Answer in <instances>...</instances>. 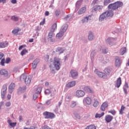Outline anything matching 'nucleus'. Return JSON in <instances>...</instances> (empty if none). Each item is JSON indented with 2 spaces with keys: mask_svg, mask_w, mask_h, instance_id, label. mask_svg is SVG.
I'll list each match as a JSON object with an SVG mask.
<instances>
[{
  "mask_svg": "<svg viewBox=\"0 0 129 129\" xmlns=\"http://www.w3.org/2000/svg\"><path fill=\"white\" fill-rule=\"evenodd\" d=\"M60 58L58 57H54L53 58V64L49 66L51 71H55V70H59L60 69Z\"/></svg>",
  "mask_w": 129,
  "mask_h": 129,
  "instance_id": "obj_1",
  "label": "nucleus"
},
{
  "mask_svg": "<svg viewBox=\"0 0 129 129\" xmlns=\"http://www.w3.org/2000/svg\"><path fill=\"white\" fill-rule=\"evenodd\" d=\"M123 6V3L120 1H117L113 4H109L108 6V9L111 10H117L118 8L122 7Z\"/></svg>",
  "mask_w": 129,
  "mask_h": 129,
  "instance_id": "obj_2",
  "label": "nucleus"
},
{
  "mask_svg": "<svg viewBox=\"0 0 129 129\" xmlns=\"http://www.w3.org/2000/svg\"><path fill=\"white\" fill-rule=\"evenodd\" d=\"M21 80H25V84L26 85H29L31 83V80L30 78V77H26L25 75H22L20 77Z\"/></svg>",
  "mask_w": 129,
  "mask_h": 129,
  "instance_id": "obj_3",
  "label": "nucleus"
},
{
  "mask_svg": "<svg viewBox=\"0 0 129 129\" xmlns=\"http://www.w3.org/2000/svg\"><path fill=\"white\" fill-rule=\"evenodd\" d=\"M7 89H8V87H7V85H3V87L2 89V92H1L2 98H3V99H5V97H6V94H7Z\"/></svg>",
  "mask_w": 129,
  "mask_h": 129,
  "instance_id": "obj_4",
  "label": "nucleus"
},
{
  "mask_svg": "<svg viewBox=\"0 0 129 129\" xmlns=\"http://www.w3.org/2000/svg\"><path fill=\"white\" fill-rule=\"evenodd\" d=\"M84 95H85V92L84 91L78 90L76 92V96L78 98H80V97H83Z\"/></svg>",
  "mask_w": 129,
  "mask_h": 129,
  "instance_id": "obj_5",
  "label": "nucleus"
},
{
  "mask_svg": "<svg viewBox=\"0 0 129 129\" xmlns=\"http://www.w3.org/2000/svg\"><path fill=\"white\" fill-rule=\"evenodd\" d=\"M44 115L45 116V118H54L55 117V114L49 112H45L43 113Z\"/></svg>",
  "mask_w": 129,
  "mask_h": 129,
  "instance_id": "obj_6",
  "label": "nucleus"
},
{
  "mask_svg": "<svg viewBox=\"0 0 129 129\" xmlns=\"http://www.w3.org/2000/svg\"><path fill=\"white\" fill-rule=\"evenodd\" d=\"M95 72H96L97 75L98 76V77H100V78H106V74L105 73H104L101 72L95 71Z\"/></svg>",
  "mask_w": 129,
  "mask_h": 129,
  "instance_id": "obj_7",
  "label": "nucleus"
},
{
  "mask_svg": "<svg viewBox=\"0 0 129 129\" xmlns=\"http://www.w3.org/2000/svg\"><path fill=\"white\" fill-rule=\"evenodd\" d=\"M108 107V103L107 102H104L100 107V110L102 111H105V108Z\"/></svg>",
  "mask_w": 129,
  "mask_h": 129,
  "instance_id": "obj_8",
  "label": "nucleus"
},
{
  "mask_svg": "<svg viewBox=\"0 0 129 129\" xmlns=\"http://www.w3.org/2000/svg\"><path fill=\"white\" fill-rule=\"evenodd\" d=\"M70 74L72 78H76L78 76V73L75 70H72L70 71Z\"/></svg>",
  "mask_w": 129,
  "mask_h": 129,
  "instance_id": "obj_9",
  "label": "nucleus"
},
{
  "mask_svg": "<svg viewBox=\"0 0 129 129\" xmlns=\"http://www.w3.org/2000/svg\"><path fill=\"white\" fill-rule=\"evenodd\" d=\"M75 85H76V82L73 81L69 82L66 85V87L68 88H71V87H74V86H75Z\"/></svg>",
  "mask_w": 129,
  "mask_h": 129,
  "instance_id": "obj_10",
  "label": "nucleus"
},
{
  "mask_svg": "<svg viewBox=\"0 0 129 129\" xmlns=\"http://www.w3.org/2000/svg\"><path fill=\"white\" fill-rule=\"evenodd\" d=\"M15 87H16V84L14 83H12L9 87V91L10 93H13V91H14V89H15Z\"/></svg>",
  "mask_w": 129,
  "mask_h": 129,
  "instance_id": "obj_11",
  "label": "nucleus"
},
{
  "mask_svg": "<svg viewBox=\"0 0 129 129\" xmlns=\"http://www.w3.org/2000/svg\"><path fill=\"white\" fill-rule=\"evenodd\" d=\"M92 101V100L90 97H86L84 99V103L87 104L88 105L91 104Z\"/></svg>",
  "mask_w": 129,
  "mask_h": 129,
  "instance_id": "obj_12",
  "label": "nucleus"
},
{
  "mask_svg": "<svg viewBox=\"0 0 129 129\" xmlns=\"http://www.w3.org/2000/svg\"><path fill=\"white\" fill-rule=\"evenodd\" d=\"M113 119V116L110 115H107L105 117V120L106 122H110Z\"/></svg>",
  "mask_w": 129,
  "mask_h": 129,
  "instance_id": "obj_13",
  "label": "nucleus"
},
{
  "mask_svg": "<svg viewBox=\"0 0 129 129\" xmlns=\"http://www.w3.org/2000/svg\"><path fill=\"white\" fill-rule=\"evenodd\" d=\"M53 37H54V32H53L52 31H50L48 33V35L47 39L48 41H50V42H54V41L53 40Z\"/></svg>",
  "mask_w": 129,
  "mask_h": 129,
  "instance_id": "obj_14",
  "label": "nucleus"
},
{
  "mask_svg": "<svg viewBox=\"0 0 129 129\" xmlns=\"http://www.w3.org/2000/svg\"><path fill=\"white\" fill-rule=\"evenodd\" d=\"M121 62L120 61V59L118 57L116 56L115 58V65L116 67H119L121 65Z\"/></svg>",
  "mask_w": 129,
  "mask_h": 129,
  "instance_id": "obj_15",
  "label": "nucleus"
},
{
  "mask_svg": "<svg viewBox=\"0 0 129 129\" xmlns=\"http://www.w3.org/2000/svg\"><path fill=\"white\" fill-rule=\"evenodd\" d=\"M120 85H121V78L119 77L116 80V87H117V88H119Z\"/></svg>",
  "mask_w": 129,
  "mask_h": 129,
  "instance_id": "obj_16",
  "label": "nucleus"
},
{
  "mask_svg": "<svg viewBox=\"0 0 129 129\" xmlns=\"http://www.w3.org/2000/svg\"><path fill=\"white\" fill-rule=\"evenodd\" d=\"M0 74L1 75H3V76H5V77L9 76V73L6 70H1L0 71Z\"/></svg>",
  "mask_w": 129,
  "mask_h": 129,
  "instance_id": "obj_17",
  "label": "nucleus"
},
{
  "mask_svg": "<svg viewBox=\"0 0 129 129\" xmlns=\"http://www.w3.org/2000/svg\"><path fill=\"white\" fill-rule=\"evenodd\" d=\"M9 45V42L8 41H6L5 42H0V49L6 48L8 47Z\"/></svg>",
  "mask_w": 129,
  "mask_h": 129,
  "instance_id": "obj_18",
  "label": "nucleus"
},
{
  "mask_svg": "<svg viewBox=\"0 0 129 129\" xmlns=\"http://www.w3.org/2000/svg\"><path fill=\"white\" fill-rule=\"evenodd\" d=\"M73 114L76 119H81V116L80 115V114L78 113V112H74Z\"/></svg>",
  "mask_w": 129,
  "mask_h": 129,
  "instance_id": "obj_19",
  "label": "nucleus"
},
{
  "mask_svg": "<svg viewBox=\"0 0 129 129\" xmlns=\"http://www.w3.org/2000/svg\"><path fill=\"white\" fill-rule=\"evenodd\" d=\"M86 12V7H83L81 8L78 12V15H82Z\"/></svg>",
  "mask_w": 129,
  "mask_h": 129,
  "instance_id": "obj_20",
  "label": "nucleus"
},
{
  "mask_svg": "<svg viewBox=\"0 0 129 129\" xmlns=\"http://www.w3.org/2000/svg\"><path fill=\"white\" fill-rule=\"evenodd\" d=\"M106 18H107V15H106V13L104 12L102 15H100L99 21L100 22H102V21H103L104 19H106Z\"/></svg>",
  "mask_w": 129,
  "mask_h": 129,
  "instance_id": "obj_21",
  "label": "nucleus"
},
{
  "mask_svg": "<svg viewBox=\"0 0 129 129\" xmlns=\"http://www.w3.org/2000/svg\"><path fill=\"white\" fill-rule=\"evenodd\" d=\"M7 122H8L9 125L11 126V127H15L17 125V122H12V120L9 119L8 120Z\"/></svg>",
  "mask_w": 129,
  "mask_h": 129,
  "instance_id": "obj_22",
  "label": "nucleus"
},
{
  "mask_svg": "<svg viewBox=\"0 0 129 129\" xmlns=\"http://www.w3.org/2000/svg\"><path fill=\"white\" fill-rule=\"evenodd\" d=\"M93 105L94 107H97L99 105V101L97 99H94Z\"/></svg>",
  "mask_w": 129,
  "mask_h": 129,
  "instance_id": "obj_23",
  "label": "nucleus"
},
{
  "mask_svg": "<svg viewBox=\"0 0 129 129\" xmlns=\"http://www.w3.org/2000/svg\"><path fill=\"white\" fill-rule=\"evenodd\" d=\"M107 17H113V12L111 10H108L105 12Z\"/></svg>",
  "mask_w": 129,
  "mask_h": 129,
  "instance_id": "obj_24",
  "label": "nucleus"
},
{
  "mask_svg": "<svg viewBox=\"0 0 129 129\" xmlns=\"http://www.w3.org/2000/svg\"><path fill=\"white\" fill-rule=\"evenodd\" d=\"M67 29H68V25L64 24L62 26V27H61L60 31H61V32L65 33V32H66V30H67Z\"/></svg>",
  "mask_w": 129,
  "mask_h": 129,
  "instance_id": "obj_25",
  "label": "nucleus"
},
{
  "mask_svg": "<svg viewBox=\"0 0 129 129\" xmlns=\"http://www.w3.org/2000/svg\"><path fill=\"white\" fill-rule=\"evenodd\" d=\"M84 89L85 91H86V92H88V93H92V89L88 86L85 87Z\"/></svg>",
  "mask_w": 129,
  "mask_h": 129,
  "instance_id": "obj_26",
  "label": "nucleus"
},
{
  "mask_svg": "<svg viewBox=\"0 0 129 129\" xmlns=\"http://www.w3.org/2000/svg\"><path fill=\"white\" fill-rule=\"evenodd\" d=\"M103 7L102 6H96L94 7V10L95 12H97V11H99L100 10H102Z\"/></svg>",
  "mask_w": 129,
  "mask_h": 129,
  "instance_id": "obj_27",
  "label": "nucleus"
},
{
  "mask_svg": "<svg viewBox=\"0 0 129 129\" xmlns=\"http://www.w3.org/2000/svg\"><path fill=\"white\" fill-rule=\"evenodd\" d=\"M64 48L62 47H57L56 49V52H59V54H62V53H64Z\"/></svg>",
  "mask_w": 129,
  "mask_h": 129,
  "instance_id": "obj_28",
  "label": "nucleus"
},
{
  "mask_svg": "<svg viewBox=\"0 0 129 129\" xmlns=\"http://www.w3.org/2000/svg\"><path fill=\"white\" fill-rule=\"evenodd\" d=\"M20 31H21L20 28L15 29L12 31V34H13V35H17Z\"/></svg>",
  "mask_w": 129,
  "mask_h": 129,
  "instance_id": "obj_29",
  "label": "nucleus"
},
{
  "mask_svg": "<svg viewBox=\"0 0 129 129\" xmlns=\"http://www.w3.org/2000/svg\"><path fill=\"white\" fill-rule=\"evenodd\" d=\"M85 129H96V126L94 124L88 125Z\"/></svg>",
  "mask_w": 129,
  "mask_h": 129,
  "instance_id": "obj_30",
  "label": "nucleus"
},
{
  "mask_svg": "<svg viewBox=\"0 0 129 129\" xmlns=\"http://www.w3.org/2000/svg\"><path fill=\"white\" fill-rule=\"evenodd\" d=\"M125 52H126V48L125 47L121 48L120 49V55L122 56V55H123V54H124Z\"/></svg>",
  "mask_w": 129,
  "mask_h": 129,
  "instance_id": "obj_31",
  "label": "nucleus"
},
{
  "mask_svg": "<svg viewBox=\"0 0 129 129\" xmlns=\"http://www.w3.org/2000/svg\"><path fill=\"white\" fill-rule=\"evenodd\" d=\"M90 17H91V16H89L86 17H84V19H83L82 20V23H87V22H88V20H89V18H90Z\"/></svg>",
  "mask_w": 129,
  "mask_h": 129,
  "instance_id": "obj_32",
  "label": "nucleus"
},
{
  "mask_svg": "<svg viewBox=\"0 0 129 129\" xmlns=\"http://www.w3.org/2000/svg\"><path fill=\"white\" fill-rule=\"evenodd\" d=\"M64 32H61V30H60L59 32L56 34V38H58V39H60V38H61V37H63V34Z\"/></svg>",
  "mask_w": 129,
  "mask_h": 129,
  "instance_id": "obj_33",
  "label": "nucleus"
},
{
  "mask_svg": "<svg viewBox=\"0 0 129 129\" xmlns=\"http://www.w3.org/2000/svg\"><path fill=\"white\" fill-rule=\"evenodd\" d=\"M76 105H77V103L75 101H72V102H71L70 106V107H72V108H74V107H75Z\"/></svg>",
  "mask_w": 129,
  "mask_h": 129,
  "instance_id": "obj_34",
  "label": "nucleus"
},
{
  "mask_svg": "<svg viewBox=\"0 0 129 129\" xmlns=\"http://www.w3.org/2000/svg\"><path fill=\"white\" fill-rule=\"evenodd\" d=\"M103 115H104V112H102L101 114L96 113L95 117L96 118H100V117H102Z\"/></svg>",
  "mask_w": 129,
  "mask_h": 129,
  "instance_id": "obj_35",
  "label": "nucleus"
},
{
  "mask_svg": "<svg viewBox=\"0 0 129 129\" xmlns=\"http://www.w3.org/2000/svg\"><path fill=\"white\" fill-rule=\"evenodd\" d=\"M125 109V107L122 105L121 106V108L119 111L120 114H123V111H124V110Z\"/></svg>",
  "mask_w": 129,
  "mask_h": 129,
  "instance_id": "obj_36",
  "label": "nucleus"
},
{
  "mask_svg": "<svg viewBox=\"0 0 129 129\" xmlns=\"http://www.w3.org/2000/svg\"><path fill=\"white\" fill-rule=\"evenodd\" d=\"M105 74H107V75H109L110 73H111V70L110 69H105L104 70Z\"/></svg>",
  "mask_w": 129,
  "mask_h": 129,
  "instance_id": "obj_37",
  "label": "nucleus"
},
{
  "mask_svg": "<svg viewBox=\"0 0 129 129\" xmlns=\"http://www.w3.org/2000/svg\"><path fill=\"white\" fill-rule=\"evenodd\" d=\"M88 39L89 40H90V41H92V40L94 39V36H93V34H92V33L90 32L89 34Z\"/></svg>",
  "mask_w": 129,
  "mask_h": 129,
  "instance_id": "obj_38",
  "label": "nucleus"
},
{
  "mask_svg": "<svg viewBox=\"0 0 129 129\" xmlns=\"http://www.w3.org/2000/svg\"><path fill=\"white\" fill-rule=\"evenodd\" d=\"M28 53V50L26 49H23L21 52V56H24V55H26Z\"/></svg>",
  "mask_w": 129,
  "mask_h": 129,
  "instance_id": "obj_39",
  "label": "nucleus"
},
{
  "mask_svg": "<svg viewBox=\"0 0 129 129\" xmlns=\"http://www.w3.org/2000/svg\"><path fill=\"white\" fill-rule=\"evenodd\" d=\"M11 20L15 21V22H18V21H19V17L13 16L11 17Z\"/></svg>",
  "mask_w": 129,
  "mask_h": 129,
  "instance_id": "obj_40",
  "label": "nucleus"
},
{
  "mask_svg": "<svg viewBox=\"0 0 129 129\" xmlns=\"http://www.w3.org/2000/svg\"><path fill=\"white\" fill-rule=\"evenodd\" d=\"M51 29L52 30V31L51 32H54L55 31V30H56V29H57V24H54L52 26Z\"/></svg>",
  "mask_w": 129,
  "mask_h": 129,
  "instance_id": "obj_41",
  "label": "nucleus"
},
{
  "mask_svg": "<svg viewBox=\"0 0 129 129\" xmlns=\"http://www.w3.org/2000/svg\"><path fill=\"white\" fill-rule=\"evenodd\" d=\"M42 92V88L39 87L36 90V93L37 94H39Z\"/></svg>",
  "mask_w": 129,
  "mask_h": 129,
  "instance_id": "obj_42",
  "label": "nucleus"
},
{
  "mask_svg": "<svg viewBox=\"0 0 129 129\" xmlns=\"http://www.w3.org/2000/svg\"><path fill=\"white\" fill-rule=\"evenodd\" d=\"M107 42H108V44L109 45H111V44H110V43H111L112 42H113V38H108L107 39Z\"/></svg>",
  "mask_w": 129,
  "mask_h": 129,
  "instance_id": "obj_43",
  "label": "nucleus"
},
{
  "mask_svg": "<svg viewBox=\"0 0 129 129\" xmlns=\"http://www.w3.org/2000/svg\"><path fill=\"white\" fill-rule=\"evenodd\" d=\"M108 4H110V0H104V6H107Z\"/></svg>",
  "mask_w": 129,
  "mask_h": 129,
  "instance_id": "obj_44",
  "label": "nucleus"
},
{
  "mask_svg": "<svg viewBox=\"0 0 129 129\" xmlns=\"http://www.w3.org/2000/svg\"><path fill=\"white\" fill-rule=\"evenodd\" d=\"M5 63H6V60L5 58H3L1 60V65H2V66H5Z\"/></svg>",
  "mask_w": 129,
  "mask_h": 129,
  "instance_id": "obj_45",
  "label": "nucleus"
},
{
  "mask_svg": "<svg viewBox=\"0 0 129 129\" xmlns=\"http://www.w3.org/2000/svg\"><path fill=\"white\" fill-rule=\"evenodd\" d=\"M108 113H111V114H112L113 115H114L115 114V113H116V112L114 110H111L110 111H109Z\"/></svg>",
  "mask_w": 129,
  "mask_h": 129,
  "instance_id": "obj_46",
  "label": "nucleus"
},
{
  "mask_svg": "<svg viewBox=\"0 0 129 129\" xmlns=\"http://www.w3.org/2000/svg\"><path fill=\"white\" fill-rule=\"evenodd\" d=\"M98 3V0H93L92 3V6H95V5H96Z\"/></svg>",
  "mask_w": 129,
  "mask_h": 129,
  "instance_id": "obj_47",
  "label": "nucleus"
},
{
  "mask_svg": "<svg viewBox=\"0 0 129 129\" xmlns=\"http://www.w3.org/2000/svg\"><path fill=\"white\" fill-rule=\"evenodd\" d=\"M10 62H11V58H10V57L6 58V60L5 61V63H6V64H9V63H10Z\"/></svg>",
  "mask_w": 129,
  "mask_h": 129,
  "instance_id": "obj_48",
  "label": "nucleus"
},
{
  "mask_svg": "<svg viewBox=\"0 0 129 129\" xmlns=\"http://www.w3.org/2000/svg\"><path fill=\"white\" fill-rule=\"evenodd\" d=\"M11 102H7L6 103H5V105L6 106H7V107H10V106H11Z\"/></svg>",
  "mask_w": 129,
  "mask_h": 129,
  "instance_id": "obj_49",
  "label": "nucleus"
},
{
  "mask_svg": "<svg viewBox=\"0 0 129 129\" xmlns=\"http://www.w3.org/2000/svg\"><path fill=\"white\" fill-rule=\"evenodd\" d=\"M24 129H38V127L36 126H30V128L25 127Z\"/></svg>",
  "mask_w": 129,
  "mask_h": 129,
  "instance_id": "obj_50",
  "label": "nucleus"
},
{
  "mask_svg": "<svg viewBox=\"0 0 129 129\" xmlns=\"http://www.w3.org/2000/svg\"><path fill=\"white\" fill-rule=\"evenodd\" d=\"M45 93L46 94V95H48V94H50V93H51V92L49 90V89H46L45 91Z\"/></svg>",
  "mask_w": 129,
  "mask_h": 129,
  "instance_id": "obj_51",
  "label": "nucleus"
},
{
  "mask_svg": "<svg viewBox=\"0 0 129 129\" xmlns=\"http://www.w3.org/2000/svg\"><path fill=\"white\" fill-rule=\"evenodd\" d=\"M39 63V60L38 59H35L33 62V64H34L37 66V64Z\"/></svg>",
  "mask_w": 129,
  "mask_h": 129,
  "instance_id": "obj_52",
  "label": "nucleus"
},
{
  "mask_svg": "<svg viewBox=\"0 0 129 129\" xmlns=\"http://www.w3.org/2000/svg\"><path fill=\"white\" fill-rule=\"evenodd\" d=\"M38 98V95L37 94H35L33 95V99L34 100H36Z\"/></svg>",
  "mask_w": 129,
  "mask_h": 129,
  "instance_id": "obj_53",
  "label": "nucleus"
},
{
  "mask_svg": "<svg viewBox=\"0 0 129 129\" xmlns=\"http://www.w3.org/2000/svg\"><path fill=\"white\" fill-rule=\"evenodd\" d=\"M55 15L59 16V15H60V10H56L55 12Z\"/></svg>",
  "mask_w": 129,
  "mask_h": 129,
  "instance_id": "obj_54",
  "label": "nucleus"
},
{
  "mask_svg": "<svg viewBox=\"0 0 129 129\" xmlns=\"http://www.w3.org/2000/svg\"><path fill=\"white\" fill-rule=\"evenodd\" d=\"M45 24V18L43 19V21L40 23V26H43Z\"/></svg>",
  "mask_w": 129,
  "mask_h": 129,
  "instance_id": "obj_55",
  "label": "nucleus"
},
{
  "mask_svg": "<svg viewBox=\"0 0 129 129\" xmlns=\"http://www.w3.org/2000/svg\"><path fill=\"white\" fill-rule=\"evenodd\" d=\"M45 104L46 105H50V104H51V101L50 100H47L46 103H45Z\"/></svg>",
  "mask_w": 129,
  "mask_h": 129,
  "instance_id": "obj_56",
  "label": "nucleus"
},
{
  "mask_svg": "<svg viewBox=\"0 0 129 129\" xmlns=\"http://www.w3.org/2000/svg\"><path fill=\"white\" fill-rule=\"evenodd\" d=\"M7 98H8V100H10L11 98H12V95H11L10 94H8Z\"/></svg>",
  "mask_w": 129,
  "mask_h": 129,
  "instance_id": "obj_57",
  "label": "nucleus"
},
{
  "mask_svg": "<svg viewBox=\"0 0 129 129\" xmlns=\"http://www.w3.org/2000/svg\"><path fill=\"white\" fill-rule=\"evenodd\" d=\"M4 53L0 52V60H2V59L3 58V57H4Z\"/></svg>",
  "mask_w": 129,
  "mask_h": 129,
  "instance_id": "obj_58",
  "label": "nucleus"
},
{
  "mask_svg": "<svg viewBox=\"0 0 129 129\" xmlns=\"http://www.w3.org/2000/svg\"><path fill=\"white\" fill-rule=\"evenodd\" d=\"M33 69H36L37 68V65L35 64L34 63H32V67Z\"/></svg>",
  "mask_w": 129,
  "mask_h": 129,
  "instance_id": "obj_59",
  "label": "nucleus"
},
{
  "mask_svg": "<svg viewBox=\"0 0 129 129\" xmlns=\"http://www.w3.org/2000/svg\"><path fill=\"white\" fill-rule=\"evenodd\" d=\"M123 91H124L125 95H127V90H126V89H125V88H124L123 89Z\"/></svg>",
  "mask_w": 129,
  "mask_h": 129,
  "instance_id": "obj_60",
  "label": "nucleus"
},
{
  "mask_svg": "<svg viewBox=\"0 0 129 129\" xmlns=\"http://www.w3.org/2000/svg\"><path fill=\"white\" fill-rule=\"evenodd\" d=\"M103 53H104V54H106L107 53V50L106 49H104L102 50Z\"/></svg>",
  "mask_w": 129,
  "mask_h": 129,
  "instance_id": "obj_61",
  "label": "nucleus"
},
{
  "mask_svg": "<svg viewBox=\"0 0 129 129\" xmlns=\"http://www.w3.org/2000/svg\"><path fill=\"white\" fill-rule=\"evenodd\" d=\"M0 3H2L3 4H6V3H7V0H0Z\"/></svg>",
  "mask_w": 129,
  "mask_h": 129,
  "instance_id": "obj_62",
  "label": "nucleus"
},
{
  "mask_svg": "<svg viewBox=\"0 0 129 129\" xmlns=\"http://www.w3.org/2000/svg\"><path fill=\"white\" fill-rule=\"evenodd\" d=\"M12 4H17V0H12Z\"/></svg>",
  "mask_w": 129,
  "mask_h": 129,
  "instance_id": "obj_63",
  "label": "nucleus"
},
{
  "mask_svg": "<svg viewBox=\"0 0 129 129\" xmlns=\"http://www.w3.org/2000/svg\"><path fill=\"white\" fill-rule=\"evenodd\" d=\"M77 5H80V4H82V1H79L77 2Z\"/></svg>",
  "mask_w": 129,
  "mask_h": 129,
  "instance_id": "obj_64",
  "label": "nucleus"
}]
</instances>
